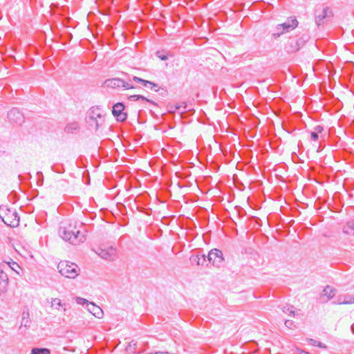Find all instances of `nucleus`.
I'll return each mask as SVG.
<instances>
[{"label": "nucleus", "instance_id": "5701e85b", "mask_svg": "<svg viewBox=\"0 0 354 354\" xmlns=\"http://www.w3.org/2000/svg\"><path fill=\"white\" fill-rule=\"evenodd\" d=\"M50 303L51 307H54L56 310H59L61 307L64 306L59 298H51Z\"/></svg>", "mask_w": 354, "mask_h": 354}, {"label": "nucleus", "instance_id": "1a4fd4ad", "mask_svg": "<svg viewBox=\"0 0 354 354\" xmlns=\"http://www.w3.org/2000/svg\"><path fill=\"white\" fill-rule=\"evenodd\" d=\"M95 252L102 259L108 261H113L116 257V249L112 246L98 248Z\"/></svg>", "mask_w": 354, "mask_h": 354}, {"label": "nucleus", "instance_id": "f3484780", "mask_svg": "<svg viewBox=\"0 0 354 354\" xmlns=\"http://www.w3.org/2000/svg\"><path fill=\"white\" fill-rule=\"evenodd\" d=\"M206 255H192L190 257V261L192 263H196L197 266H203L206 261Z\"/></svg>", "mask_w": 354, "mask_h": 354}, {"label": "nucleus", "instance_id": "c756f323", "mask_svg": "<svg viewBox=\"0 0 354 354\" xmlns=\"http://www.w3.org/2000/svg\"><path fill=\"white\" fill-rule=\"evenodd\" d=\"M75 301L77 302V304H80V305H84V304H86V307L88 308V304H89L90 302L86 300V299H84V298H82V297H77L75 298Z\"/></svg>", "mask_w": 354, "mask_h": 354}, {"label": "nucleus", "instance_id": "58836bf2", "mask_svg": "<svg viewBox=\"0 0 354 354\" xmlns=\"http://www.w3.org/2000/svg\"><path fill=\"white\" fill-rule=\"evenodd\" d=\"M302 354H308V353L306 351H302Z\"/></svg>", "mask_w": 354, "mask_h": 354}, {"label": "nucleus", "instance_id": "39448f33", "mask_svg": "<svg viewBox=\"0 0 354 354\" xmlns=\"http://www.w3.org/2000/svg\"><path fill=\"white\" fill-rule=\"evenodd\" d=\"M130 81L131 80H129V82H125L120 78H111L106 80L104 82V85L106 87L111 88H118L123 90L135 88L136 87L130 83Z\"/></svg>", "mask_w": 354, "mask_h": 354}, {"label": "nucleus", "instance_id": "6ab92c4d", "mask_svg": "<svg viewBox=\"0 0 354 354\" xmlns=\"http://www.w3.org/2000/svg\"><path fill=\"white\" fill-rule=\"evenodd\" d=\"M129 100L130 101H132V102H136V101H138L139 100H142L143 101H146L147 102H149V103H151V104H152L153 105L156 104V103L154 101H153L151 100H149V99H147V97H145V96L141 95H129Z\"/></svg>", "mask_w": 354, "mask_h": 354}, {"label": "nucleus", "instance_id": "6e6552de", "mask_svg": "<svg viewBox=\"0 0 354 354\" xmlns=\"http://www.w3.org/2000/svg\"><path fill=\"white\" fill-rule=\"evenodd\" d=\"M207 257L208 261L216 267H220L224 261L223 252L217 248L211 250Z\"/></svg>", "mask_w": 354, "mask_h": 354}, {"label": "nucleus", "instance_id": "f8f14e48", "mask_svg": "<svg viewBox=\"0 0 354 354\" xmlns=\"http://www.w3.org/2000/svg\"><path fill=\"white\" fill-rule=\"evenodd\" d=\"M8 118L10 122L17 124H21L24 121V116L23 113L16 108L11 109L8 113Z\"/></svg>", "mask_w": 354, "mask_h": 354}, {"label": "nucleus", "instance_id": "a878e982", "mask_svg": "<svg viewBox=\"0 0 354 354\" xmlns=\"http://www.w3.org/2000/svg\"><path fill=\"white\" fill-rule=\"evenodd\" d=\"M137 342L134 340H132L129 343V344L126 347V350L129 353H135L137 349Z\"/></svg>", "mask_w": 354, "mask_h": 354}, {"label": "nucleus", "instance_id": "dca6fc26", "mask_svg": "<svg viewBox=\"0 0 354 354\" xmlns=\"http://www.w3.org/2000/svg\"><path fill=\"white\" fill-rule=\"evenodd\" d=\"M286 49L288 53H290L299 50L300 49V44H299V41H296L294 39L289 40Z\"/></svg>", "mask_w": 354, "mask_h": 354}, {"label": "nucleus", "instance_id": "9b49d317", "mask_svg": "<svg viewBox=\"0 0 354 354\" xmlns=\"http://www.w3.org/2000/svg\"><path fill=\"white\" fill-rule=\"evenodd\" d=\"M299 22L296 17H288L286 21L277 25V29H282L285 32H288L297 27Z\"/></svg>", "mask_w": 354, "mask_h": 354}, {"label": "nucleus", "instance_id": "20e7f679", "mask_svg": "<svg viewBox=\"0 0 354 354\" xmlns=\"http://www.w3.org/2000/svg\"><path fill=\"white\" fill-rule=\"evenodd\" d=\"M57 269L62 276L69 279H75L80 271L77 264L70 261L59 262Z\"/></svg>", "mask_w": 354, "mask_h": 354}, {"label": "nucleus", "instance_id": "e433bc0d", "mask_svg": "<svg viewBox=\"0 0 354 354\" xmlns=\"http://www.w3.org/2000/svg\"><path fill=\"white\" fill-rule=\"evenodd\" d=\"M148 354H169L168 352H156L155 353H150Z\"/></svg>", "mask_w": 354, "mask_h": 354}, {"label": "nucleus", "instance_id": "f257e3e1", "mask_svg": "<svg viewBox=\"0 0 354 354\" xmlns=\"http://www.w3.org/2000/svg\"><path fill=\"white\" fill-rule=\"evenodd\" d=\"M60 236L73 245H77L86 240L84 232L77 229L76 225L69 224L68 227H61L59 230Z\"/></svg>", "mask_w": 354, "mask_h": 354}, {"label": "nucleus", "instance_id": "72a5a7b5", "mask_svg": "<svg viewBox=\"0 0 354 354\" xmlns=\"http://www.w3.org/2000/svg\"><path fill=\"white\" fill-rule=\"evenodd\" d=\"M285 325L287 328H291L293 326V322L291 320H286Z\"/></svg>", "mask_w": 354, "mask_h": 354}, {"label": "nucleus", "instance_id": "c9c22d12", "mask_svg": "<svg viewBox=\"0 0 354 354\" xmlns=\"http://www.w3.org/2000/svg\"><path fill=\"white\" fill-rule=\"evenodd\" d=\"M159 58L161 59V60H167L168 59L167 56V55H160L158 56Z\"/></svg>", "mask_w": 354, "mask_h": 354}, {"label": "nucleus", "instance_id": "ddd939ff", "mask_svg": "<svg viewBox=\"0 0 354 354\" xmlns=\"http://www.w3.org/2000/svg\"><path fill=\"white\" fill-rule=\"evenodd\" d=\"M132 80L135 82L140 83L144 87L149 88L151 91H154L157 92L159 90L158 85L153 82L145 80L144 79H142V78L136 77V76H133L132 77Z\"/></svg>", "mask_w": 354, "mask_h": 354}, {"label": "nucleus", "instance_id": "412c9836", "mask_svg": "<svg viewBox=\"0 0 354 354\" xmlns=\"http://www.w3.org/2000/svg\"><path fill=\"white\" fill-rule=\"evenodd\" d=\"M79 129V125L77 122H70L68 123L64 131L67 133H73L75 131Z\"/></svg>", "mask_w": 354, "mask_h": 354}, {"label": "nucleus", "instance_id": "f03ea898", "mask_svg": "<svg viewBox=\"0 0 354 354\" xmlns=\"http://www.w3.org/2000/svg\"><path fill=\"white\" fill-rule=\"evenodd\" d=\"M102 110L98 106L91 107L86 118V121L91 129L97 131L104 122Z\"/></svg>", "mask_w": 354, "mask_h": 354}, {"label": "nucleus", "instance_id": "2eb2a0df", "mask_svg": "<svg viewBox=\"0 0 354 354\" xmlns=\"http://www.w3.org/2000/svg\"><path fill=\"white\" fill-rule=\"evenodd\" d=\"M335 292L336 290L334 288L327 286L323 290L322 299H324V298L326 297V300H324V301H327L335 296Z\"/></svg>", "mask_w": 354, "mask_h": 354}, {"label": "nucleus", "instance_id": "9d476101", "mask_svg": "<svg viewBox=\"0 0 354 354\" xmlns=\"http://www.w3.org/2000/svg\"><path fill=\"white\" fill-rule=\"evenodd\" d=\"M124 105L122 102H118L113 106L112 113L116 120L120 122H124L127 120V115L124 112Z\"/></svg>", "mask_w": 354, "mask_h": 354}, {"label": "nucleus", "instance_id": "aec40b11", "mask_svg": "<svg viewBox=\"0 0 354 354\" xmlns=\"http://www.w3.org/2000/svg\"><path fill=\"white\" fill-rule=\"evenodd\" d=\"M294 308H295L293 306L288 305V304L282 306L281 307V310H282L283 313L288 314V315L292 316V317H295V315H296V312L294 310Z\"/></svg>", "mask_w": 354, "mask_h": 354}, {"label": "nucleus", "instance_id": "4468645a", "mask_svg": "<svg viewBox=\"0 0 354 354\" xmlns=\"http://www.w3.org/2000/svg\"><path fill=\"white\" fill-rule=\"evenodd\" d=\"M88 310L96 318L101 319L103 317L104 312L100 307L91 302L88 304Z\"/></svg>", "mask_w": 354, "mask_h": 354}, {"label": "nucleus", "instance_id": "2f4dec72", "mask_svg": "<svg viewBox=\"0 0 354 354\" xmlns=\"http://www.w3.org/2000/svg\"><path fill=\"white\" fill-rule=\"evenodd\" d=\"M324 130V128L320 126V125H317L315 127L314 129V132H317V133H321Z\"/></svg>", "mask_w": 354, "mask_h": 354}, {"label": "nucleus", "instance_id": "f704fd0d", "mask_svg": "<svg viewBox=\"0 0 354 354\" xmlns=\"http://www.w3.org/2000/svg\"><path fill=\"white\" fill-rule=\"evenodd\" d=\"M296 41H299V44H300V48L304 44L306 39H304L303 37L299 38L298 39H295Z\"/></svg>", "mask_w": 354, "mask_h": 354}, {"label": "nucleus", "instance_id": "a211bd4d", "mask_svg": "<svg viewBox=\"0 0 354 354\" xmlns=\"http://www.w3.org/2000/svg\"><path fill=\"white\" fill-rule=\"evenodd\" d=\"M343 232L348 235H354V221H350L343 227Z\"/></svg>", "mask_w": 354, "mask_h": 354}, {"label": "nucleus", "instance_id": "4c0bfd02", "mask_svg": "<svg viewBox=\"0 0 354 354\" xmlns=\"http://www.w3.org/2000/svg\"><path fill=\"white\" fill-rule=\"evenodd\" d=\"M344 297H347V300H349V297H353L352 296L346 295Z\"/></svg>", "mask_w": 354, "mask_h": 354}, {"label": "nucleus", "instance_id": "393cba45", "mask_svg": "<svg viewBox=\"0 0 354 354\" xmlns=\"http://www.w3.org/2000/svg\"><path fill=\"white\" fill-rule=\"evenodd\" d=\"M337 304H354V297H349V300H347V297H339L337 301Z\"/></svg>", "mask_w": 354, "mask_h": 354}, {"label": "nucleus", "instance_id": "cd10ccee", "mask_svg": "<svg viewBox=\"0 0 354 354\" xmlns=\"http://www.w3.org/2000/svg\"><path fill=\"white\" fill-rule=\"evenodd\" d=\"M284 33H286L285 31H283L282 29H277V26L274 29V31L272 34V37L276 39Z\"/></svg>", "mask_w": 354, "mask_h": 354}, {"label": "nucleus", "instance_id": "7ed1b4c3", "mask_svg": "<svg viewBox=\"0 0 354 354\" xmlns=\"http://www.w3.org/2000/svg\"><path fill=\"white\" fill-rule=\"evenodd\" d=\"M0 218L8 226L14 227L19 225V216L14 209L8 208L6 206H1Z\"/></svg>", "mask_w": 354, "mask_h": 354}, {"label": "nucleus", "instance_id": "bb28decb", "mask_svg": "<svg viewBox=\"0 0 354 354\" xmlns=\"http://www.w3.org/2000/svg\"><path fill=\"white\" fill-rule=\"evenodd\" d=\"M29 313L28 312H23L22 313V320H21V326L24 327H27L29 324Z\"/></svg>", "mask_w": 354, "mask_h": 354}, {"label": "nucleus", "instance_id": "423d86ee", "mask_svg": "<svg viewBox=\"0 0 354 354\" xmlns=\"http://www.w3.org/2000/svg\"><path fill=\"white\" fill-rule=\"evenodd\" d=\"M333 17V12L329 7H324L322 10L317 9L315 14V20L317 26H319L328 21Z\"/></svg>", "mask_w": 354, "mask_h": 354}, {"label": "nucleus", "instance_id": "0eeeda50", "mask_svg": "<svg viewBox=\"0 0 354 354\" xmlns=\"http://www.w3.org/2000/svg\"><path fill=\"white\" fill-rule=\"evenodd\" d=\"M8 266L6 263H0V295L8 291Z\"/></svg>", "mask_w": 354, "mask_h": 354}, {"label": "nucleus", "instance_id": "7c9ffc66", "mask_svg": "<svg viewBox=\"0 0 354 354\" xmlns=\"http://www.w3.org/2000/svg\"><path fill=\"white\" fill-rule=\"evenodd\" d=\"M309 342L311 345H313V346H317L318 347H320V348H324L325 346H324V344L320 342H317L315 339H309Z\"/></svg>", "mask_w": 354, "mask_h": 354}, {"label": "nucleus", "instance_id": "473e14b6", "mask_svg": "<svg viewBox=\"0 0 354 354\" xmlns=\"http://www.w3.org/2000/svg\"><path fill=\"white\" fill-rule=\"evenodd\" d=\"M310 137H311V139L314 141L317 140L319 138L318 133H317V132H314V131L311 132Z\"/></svg>", "mask_w": 354, "mask_h": 354}, {"label": "nucleus", "instance_id": "c85d7f7f", "mask_svg": "<svg viewBox=\"0 0 354 354\" xmlns=\"http://www.w3.org/2000/svg\"><path fill=\"white\" fill-rule=\"evenodd\" d=\"M181 108H183L184 109V111H185L186 108H187V104L186 102H182V103H178V104H176L174 105V109H170L169 111L171 112H175L176 111H179ZM172 109V107L171 108Z\"/></svg>", "mask_w": 354, "mask_h": 354}, {"label": "nucleus", "instance_id": "b1692460", "mask_svg": "<svg viewBox=\"0 0 354 354\" xmlns=\"http://www.w3.org/2000/svg\"><path fill=\"white\" fill-rule=\"evenodd\" d=\"M31 354H50V351L46 348H34L31 351Z\"/></svg>", "mask_w": 354, "mask_h": 354}, {"label": "nucleus", "instance_id": "ea45409f", "mask_svg": "<svg viewBox=\"0 0 354 354\" xmlns=\"http://www.w3.org/2000/svg\"><path fill=\"white\" fill-rule=\"evenodd\" d=\"M63 310H64V312L65 313V312L66 311V308H63Z\"/></svg>", "mask_w": 354, "mask_h": 354}, {"label": "nucleus", "instance_id": "4be33fe9", "mask_svg": "<svg viewBox=\"0 0 354 354\" xmlns=\"http://www.w3.org/2000/svg\"><path fill=\"white\" fill-rule=\"evenodd\" d=\"M1 263H6L8 266V270H12L17 274H19V270H21V268L17 263H16L13 261H8V262L3 261Z\"/></svg>", "mask_w": 354, "mask_h": 354}]
</instances>
